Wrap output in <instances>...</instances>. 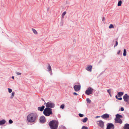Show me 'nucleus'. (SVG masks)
Wrapping results in <instances>:
<instances>
[{"label":"nucleus","mask_w":129,"mask_h":129,"mask_svg":"<svg viewBox=\"0 0 129 129\" xmlns=\"http://www.w3.org/2000/svg\"><path fill=\"white\" fill-rule=\"evenodd\" d=\"M51 129H57L58 125V121L52 120L50 121L48 123Z\"/></svg>","instance_id":"obj_1"},{"label":"nucleus","mask_w":129,"mask_h":129,"mask_svg":"<svg viewBox=\"0 0 129 129\" xmlns=\"http://www.w3.org/2000/svg\"><path fill=\"white\" fill-rule=\"evenodd\" d=\"M37 115L35 113H32L28 115L27 117V121L30 122L32 123L35 121L36 119Z\"/></svg>","instance_id":"obj_2"},{"label":"nucleus","mask_w":129,"mask_h":129,"mask_svg":"<svg viewBox=\"0 0 129 129\" xmlns=\"http://www.w3.org/2000/svg\"><path fill=\"white\" fill-rule=\"evenodd\" d=\"M43 113L45 116H49L50 115L53 114L52 109L50 108L46 107L44 109Z\"/></svg>","instance_id":"obj_3"},{"label":"nucleus","mask_w":129,"mask_h":129,"mask_svg":"<svg viewBox=\"0 0 129 129\" xmlns=\"http://www.w3.org/2000/svg\"><path fill=\"white\" fill-rule=\"evenodd\" d=\"M55 106L54 104L51 102L50 101L49 102L46 104V108H54Z\"/></svg>","instance_id":"obj_4"},{"label":"nucleus","mask_w":129,"mask_h":129,"mask_svg":"<svg viewBox=\"0 0 129 129\" xmlns=\"http://www.w3.org/2000/svg\"><path fill=\"white\" fill-rule=\"evenodd\" d=\"M93 89L90 87H89L85 91V94L87 95H89L92 93L93 91Z\"/></svg>","instance_id":"obj_5"},{"label":"nucleus","mask_w":129,"mask_h":129,"mask_svg":"<svg viewBox=\"0 0 129 129\" xmlns=\"http://www.w3.org/2000/svg\"><path fill=\"white\" fill-rule=\"evenodd\" d=\"M114 125L112 123H109L107 124L106 129H114Z\"/></svg>","instance_id":"obj_6"},{"label":"nucleus","mask_w":129,"mask_h":129,"mask_svg":"<svg viewBox=\"0 0 129 129\" xmlns=\"http://www.w3.org/2000/svg\"><path fill=\"white\" fill-rule=\"evenodd\" d=\"M123 98L124 101L129 104V96L127 93H125L123 95Z\"/></svg>","instance_id":"obj_7"},{"label":"nucleus","mask_w":129,"mask_h":129,"mask_svg":"<svg viewBox=\"0 0 129 129\" xmlns=\"http://www.w3.org/2000/svg\"><path fill=\"white\" fill-rule=\"evenodd\" d=\"M74 88L76 91H77L80 89L81 86L80 85H75L74 86Z\"/></svg>","instance_id":"obj_8"},{"label":"nucleus","mask_w":129,"mask_h":129,"mask_svg":"<svg viewBox=\"0 0 129 129\" xmlns=\"http://www.w3.org/2000/svg\"><path fill=\"white\" fill-rule=\"evenodd\" d=\"M99 123H98L100 127L103 128L104 126V122L102 120H100L98 121Z\"/></svg>","instance_id":"obj_9"},{"label":"nucleus","mask_w":129,"mask_h":129,"mask_svg":"<svg viewBox=\"0 0 129 129\" xmlns=\"http://www.w3.org/2000/svg\"><path fill=\"white\" fill-rule=\"evenodd\" d=\"M40 120L42 123H44L46 121L45 117L43 116H41L40 119Z\"/></svg>","instance_id":"obj_10"},{"label":"nucleus","mask_w":129,"mask_h":129,"mask_svg":"<svg viewBox=\"0 0 129 129\" xmlns=\"http://www.w3.org/2000/svg\"><path fill=\"white\" fill-rule=\"evenodd\" d=\"M115 122L116 123H119L120 124H121L122 122V121L121 119L115 118Z\"/></svg>","instance_id":"obj_11"},{"label":"nucleus","mask_w":129,"mask_h":129,"mask_svg":"<svg viewBox=\"0 0 129 129\" xmlns=\"http://www.w3.org/2000/svg\"><path fill=\"white\" fill-rule=\"evenodd\" d=\"M109 117V115L107 113L104 114L101 116V117L104 119L108 118Z\"/></svg>","instance_id":"obj_12"},{"label":"nucleus","mask_w":129,"mask_h":129,"mask_svg":"<svg viewBox=\"0 0 129 129\" xmlns=\"http://www.w3.org/2000/svg\"><path fill=\"white\" fill-rule=\"evenodd\" d=\"M45 106L43 105L41 107H40L38 108V110L40 111H42L44 110L45 108Z\"/></svg>","instance_id":"obj_13"},{"label":"nucleus","mask_w":129,"mask_h":129,"mask_svg":"<svg viewBox=\"0 0 129 129\" xmlns=\"http://www.w3.org/2000/svg\"><path fill=\"white\" fill-rule=\"evenodd\" d=\"M92 68V66L91 65H89L88 66L86 70L88 71L89 72H91Z\"/></svg>","instance_id":"obj_14"},{"label":"nucleus","mask_w":129,"mask_h":129,"mask_svg":"<svg viewBox=\"0 0 129 129\" xmlns=\"http://www.w3.org/2000/svg\"><path fill=\"white\" fill-rule=\"evenodd\" d=\"M116 117L115 118L120 119V118L123 117L122 116L119 114H117L116 115Z\"/></svg>","instance_id":"obj_15"},{"label":"nucleus","mask_w":129,"mask_h":129,"mask_svg":"<svg viewBox=\"0 0 129 129\" xmlns=\"http://www.w3.org/2000/svg\"><path fill=\"white\" fill-rule=\"evenodd\" d=\"M124 94V92H119L118 93L117 95L118 96L120 97H121V96L122 95Z\"/></svg>","instance_id":"obj_16"},{"label":"nucleus","mask_w":129,"mask_h":129,"mask_svg":"<svg viewBox=\"0 0 129 129\" xmlns=\"http://www.w3.org/2000/svg\"><path fill=\"white\" fill-rule=\"evenodd\" d=\"M6 122V121L4 119H3L1 120H0V125H3Z\"/></svg>","instance_id":"obj_17"},{"label":"nucleus","mask_w":129,"mask_h":129,"mask_svg":"<svg viewBox=\"0 0 129 129\" xmlns=\"http://www.w3.org/2000/svg\"><path fill=\"white\" fill-rule=\"evenodd\" d=\"M88 119L87 117H85L83 119H82L81 120V121L85 123L87 121V120Z\"/></svg>","instance_id":"obj_18"},{"label":"nucleus","mask_w":129,"mask_h":129,"mask_svg":"<svg viewBox=\"0 0 129 129\" xmlns=\"http://www.w3.org/2000/svg\"><path fill=\"white\" fill-rule=\"evenodd\" d=\"M124 127L127 128L128 129H129V124L128 123H126L124 125Z\"/></svg>","instance_id":"obj_19"},{"label":"nucleus","mask_w":129,"mask_h":129,"mask_svg":"<svg viewBox=\"0 0 129 129\" xmlns=\"http://www.w3.org/2000/svg\"><path fill=\"white\" fill-rule=\"evenodd\" d=\"M47 69L49 71H51V67L49 64L48 65V66L47 68Z\"/></svg>","instance_id":"obj_20"},{"label":"nucleus","mask_w":129,"mask_h":129,"mask_svg":"<svg viewBox=\"0 0 129 129\" xmlns=\"http://www.w3.org/2000/svg\"><path fill=\"white\" fill-rule=\"evenodd\" d=\"M122 4V1L121 0H120L118 3L117 6H120Z\"/></svg>","instance_id":"obj_21"},{"label":"nucleus","mask_w":129,"mask_h":129,"mask_svg":"<svg viewBox=\"0 0 129 129\" xmlns=\"http://www.w3.org/2000/svg\"><path fill=\"white\" fill-rule=\"evenodd\" d=\"M126 50L125 49H124L123 50V56H125L126 55Z\"/></svg>","instance_id":"obj_22"},{"label":"nucleus","mask_w":129,"mask_h":129,"mask_svg":"<svg viewBox=\"0 0 129 129\" xmlns=\"http://www.w3.org/2000/svg\"><path fill=\"white\" fill-rule=\"evenodd\" d=\"M32 30L34 34H37V33L36 30L34 28H32Z\"/></svg>","instance_id":"obj_23"},{"label":"nucleus","mask_w":129,"mask_h":129,"mask_svg":"<svg viewBox=\"0 0 129 129\" xmlns=\"http://www.w3.org/2000/svg\"><path fill=\"white\" fill-rule=\"evenodd\" d=\"M15 92H12L11 93V95L10 97L11 99H12L13 97L14 96V95Z\"/></svg>","instance_id":"obj_24"},{"label":"nucleus","mask_w":129,"mask_h":129,"mask_svg":"<svg viewBox=\"0 0 129 129\" xmlns=\"http://www.w3.org/2000/svg\"><path fill=\"white\" fill-rule=\"evenodd\" d=\"M86 101L87 102V103H90L91 102V101L88 98H87L86 99Z\"/></svg>","instance_id":"obj_25"},{"label":"nucleus","mask_w":129,"mask_h":129,"mask_svg":"<svg viewBox=\"0 0 129 129\" xmlns=\"http://www.w3.org/2000/svg\"><path fill=\"white\" fill-rule=\"evenodd\" d=\"M66 11L64 12L62 14V18H63L64 17L65 15L66 14Z\"/></svg>","instance_id":"obj_26"},{"label":"nucleus","mask_w":129,"mask_h":129,"mask_svg":"<svg viewBox=\"0 0 129 129\" xmlns=\"http://www.w3.org/2000/svg\"><path fill=\"white\" fill-rule=\"evenodd\" d=\"M114 27L113 25L112 24H110V26H109V28H111Z\"/></svg>","instance_id":"obj_27"},{"label":"nucleus","mask_w":129,"mask_h":129,"mask_svg":"<svg viewBox=\"0 0 129 129\" xmlns=\"http://www.w3.org/2000/svg\"><path fill=\"white\" fill-rule=\"evenodd\" d=\"M118 44V42L117 41H115V44L114 45V47H115L117 46Z\"/></svg>","instance_id":"obj_28"},{"label":"nucleus","mask_w":129,"mask_h":129,"mask_svg":"<svg viewBox=\"0 0 129 129\" xmlns=\"http://www.w3.org/2000/svg\"><path fill=\"white\" fill-rule=\"evenodd\" d=\"M81 129H88V128L86 126H83L82 127Z\"/></svg>","instance_id":"obj_29"},{"label":"nucleus","mask_w":129,"mask_h":129,"mask_svg":"<svg viewBox=\"0 0 129 129\" xmlns=\"http://www.w3.org/2000/svg\"><path fill=\"white\" fill-rule=\"evenodd\" d=\"M60 108L63 109L64 108V104L61 105L60 107Z\"/></svg>","instance_id":"obj_30"},{"label":"nucleus","mask_w":129,"mask_h":129,"mask_svg":"<svg viewBox=\"0 0 129 129\" xmlns=\"http://www.w3.org/2000/svg\"><path fill=\"white\" fill-rule=\"evenodd\" d=\"M9 122L10 124H12L13 122V121L12 120L10 119L9 121Z\"/></svg>","instance_id":"obj_31"},{"label":"nucleus","mask_w":129,"mask_h":129,"mask_svg":"<svg viewBox=\"0 0 129 129\" xmlns=\"http://www.w3.org/2000/svg\"><path fill=\"white\" fill-rule=\"evenodd\" d=\"M8 92L9 93H11L12 91V90L10 88H8Z\"/></svg>","instance_id":"obj_32"},{"label":"nucleus","mask_w":129,"mask_h":129,"mask_svg":"<svg viewBox=\"0 0 129 129\" xmlns=\"http://www.w3.org/2000/svg\"><path fill=\"white\" fill-rule=\"evenodd\" d=\"M78 115L80 117H82L84 116L83 114L81 113H79Z\"/></svg>","instance_id":"obj_33"},{"label":"nucleus","mask_w":129,"mask_h":129,"mask_svg":"<svg viewBox=\"0 0 129 129\" xmlns=\"http://www.w3.org/2000/svg\"><path fill=\"white\" fill-rule=\"evenodd\" d=\"M16 73L17 75H21V73L19 72H16Z\"/></svg>","instance_id":"obj_34"},{"label":"nucleus","mask_w":129,"mask_h":129,"mask_svg":"<svg viewBox=\"0 0 129 129\" xmlns=\"http://www.w3.org/2000/svg\"><path fill=\"white\" fill-rule=\"evenodd\" d=\"M107 92L109 93H111V90L110 89H108Z\"/></svg>","instance_id":"obj_35"},{"label":"nucleus","mask_w":129,"mask_h":129,"mask_svg":"<svg viewBox=\"0 0 129 129\" xmlns=\"http://www.w3.org/2000/svg\"><path fill=\"white\" fill-rule=\"evenodd\" d=\"M120 110L121 111H123L124 110V109L123 107H121L120 108Z\"/></svg>","instance_id":"obj_36"},{"label":"nucleus","mask_w":129,"mask_h":129,"mask_svg":"<svg viewBox=\"0 0 129 129\" xmlns=\"http://www.w3.org/2000/svg\"><path fill=\"white\" fill-rule=\"evenodd\" d=\"M120 52H121L120 50H119L117 52V54H118V55L120 53Z\"/></svg>","instance_id":"obj_37"},{"label":"nucleus","mask_w":129,"mask_h":129,"mask_svg":"<svg viewBox=\"0 0 129 129\" xmlns=\"http://www.w3.org/2000/svg\"><path fill=\"white\" fill-rule=\"evenodd\" d=\"M73 94L75 95H77L78 94L75 92H74L73 93Z\"/></svg>","instance_id":"obj_38"},{"label":"nucleus","mask_w":129,"mask_h":129,"mask_svg":"<svg viewBox=\"0 0 129 129\" xmlns=\"http://www.w3.org/2000/svg\"><path fill=\"white\" fill-rule=\"evenodd\" d=\"M117 100H122V98L121 97H120V98H118Z\"/></svg>","instance_id":"obj_39"},{"label":"nucleus","mask_w":129,"mask_h":129,"mask_svg":"<svg viewBox=\"0 0 129 129\" xmlns=\"http://www.w3.org/2000/svg\"><path fill=\"white\" fill-rule=\"evenodd\" d=\"M102 61V60L101 59H100L99 61L98 62V63H100V62H101Z\"/></svg>","instance_id":"obj_40"},{"label":"nucleus","mask_w":129,"mask_h":129,"mask_svg":"<svg viewBox=\"0 0 129 129\" xmlns=\"http://www.w3.org/2000/svg\"><path fill=\"white\" fill-rule=\"evenodd\" d=\"M105 20V17H102V21H104Z\"/></svg>","instance_id":"obj_41"},{"label":"nucleus","mask_w":129,"mask_h":129,"mask_svg":"<svg viewBox=\"0 0 129 129\" xmlns=\"http://www.w3.org/2000/svg\"><path fill=\"white\" fill-rule=\"evenodd\" d=\"M100 117L99 116H97L95 117V118H98Z\"/></svg>","instance_id":"obj_42"},{"label":"nucleus","mask_w":129,"mask_h":129,"mask_svg":"<svg viewBox=\"0 0 129 129\" xmlns=\"http://www.w3.org/2000/svg\"><path fill=\"white\" fill-rule=\"evenodd\" d=\"M118 96L117 95H116L115 96V98L116 99H118Z\"/></svg>","instance_id":"obj_43"},{"label":"nucleus","mask_w":129,"mask_h":129,"mask_svg":"<svg viewBox=\"0 0 129 129\" xmlns=\"http://www.w3.org/2000/svg\"><path fill=\"white\" fill-rule=\"evenodd\" d=\"M42 100L43 101H44V104L45 105L46 104V102H45L44 100L43 99H42Z\"/></svg>","instance_id":"obj_44"},{"label":"nucleus","mask_w":129,"mask_h":129,"mask_svg":"<svg viewBox=\"0 0 129 129\" xmlns=\"http://www.w3.org/2000/svg\"><path fill=\"white\" fill-rule=\"evenodd\" d=\"M109 95H110V96L111 97V96H111V93H109Z\"/></svg>","instance_id":"obj_45"},{"label":"nucleus","mask_w":129,"mask_h":129,"mask_svg":"<svg viewBox=\"0 0 129 129\" xmlns=\"http://www.w3.org/2000/svg\"><path fill=\"white\" fill-rule=\"evenodd\" d=\"M12 78L13 79H14V76H12Z\"/></svg>","instance_id":"obj_46"},{"label":"nucleus","mask_w":129,"mask_h":129,"mask_svg":"<svg viewBox=\"0 0 129 129\" xmlns=\"http://www.w3.org/2000/svg\"><path fill=\"white\" fill-rule=\"evenodd\" d=\"M124 128L123 129H128L127 128H126V127H124Z\"/></svg>","instance_id":"obj_47"},{"label":"nucleus","mask_w":129,"mask_h":129,"mask_svg":"<svg viewBox=\"0 0 129 129\" xmlns=\"http://www.w3.org/2000/svg\"><path fill=\"white\" fill-rule=\"evenodd\" d=\"M105 72V71H104L102 73H101V74H102L104 72Z\"/></svg>","instance_id":"obj_48"},{"label":"nucleus","mask_w":129,"mask_h":129,"mask_svg":"<svg viewBox=\"0 0 129 129\" xmlns=\"http://www.w3.org/2000/svg\"><path fill=\"white\" fill-rule=\"evenodd\" d=\"M50 74H51V75H52V72L51 71V72Z\"/></svg>","instance_id":"obj_49"}]
</instances>
